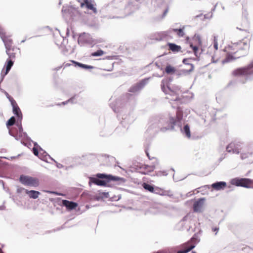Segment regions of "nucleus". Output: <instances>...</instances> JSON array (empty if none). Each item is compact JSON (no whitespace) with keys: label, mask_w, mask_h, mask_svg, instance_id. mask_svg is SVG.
Wrapping results in <instances>:
<instances>
[{"label":"nucleus","mask_w":253,"mask_h":253,"mask_svg":"<svg viewBox=\"0 0 253 253\" xmlns=\"http://www.w3.org/2000/svg\"><path fill=\"white\" fill-rule=\"evenodd\" d=\"M166 82L163 80L161 82V88L165 93L169 94L171 97H167L172 108H176V117L169 116V118H165L163 116H155L151 119L149 123V126L147 129V133L153 136L159 130L165 131L167 130H172L174 126H177L181 127V120L183 118V112L181 109L178 107L181 103L179 94L181 93L180 88L177 85L170 87L167 85L165 86Z\"/></svg>","instance_id":"1"},{"label":"nucleus","mask_w":253,"mask_h":253,"mask_svg":"<svg viewBox=\"0 0 253 253\" xmlns=\"http://www.w3.org/2000/svg\"><path fill=\"white\" fill-rule=\"evenodd\" d=\"M10 101L13 108V113L17 116V120L16 123V126L17 128L16 129L15 132L12 130H9V134L14 137L17 140L20 139H25L28 137L26 132H23L22 126V120L23 119L22 114L21 111L18 106L16 101L13 98H10Z\"/></svg>","instance_id":"2"},{"label":"nucleus","mask_w":253,"mask_h":253,"mask_svg":"<svg viewBox=\"0 0 253 253\" xmlns=\"http://www.w3.org/2000/svg\"><path fill=\"white\" fill-rule=\"evenodd\" d=\"M234 46L235 47H237L239 51H243V53L237 57L234 56L232 54H227L226 57L222 61V64H224L234 61L236 59L244 56L248 53L249 46L247 43L245 42H240L239 43L234 44Z\"/></svg>","instance_id":"3"},{"label":"nucleus","mask_w":253,"mask_h":253,"mask_svg":"<svg viewBox=\"0 0 253 253\" xmlns=\"http://www.w3.org/2000/svg\"><path fill=\"white\" fill-rule=\"evenodd\" d=\"M33 152L35 156L39 157V158L45 162H49V160L54 161L56 164L57 167L59 169H61L63 167V166L62 164L56 162L50 156V155L38 146L36 143L34 144V147L33 148Z\"/></svg>","instance_id":"4"},{"label":"nucleus","mask_w":253,"mask_h":253,"mask_svg":"<svg viewBox=\"0 0 253 253\" xmlns=\"http://www.w3.org/2000/svg\"><path fill=\"white\" fill-rule=\"evenodd\" d=\"M19 181L23 185L31 187H36L39 185V180L37 178L31 176L21 175L19 177Z\"/></svg>","instance_id":"5"},{"label":"nucleus","mask_w":253,"mask_h":253,"mask_svg":"<svg viewBox=\"0 0 253 253\" xmlns=\"http://www.w3.org/2000/svg\"><path fill=\"white\" fill-rule=\"evenodd\" d=\"M62 13L63 17L67 20L73 18L78 13V11L73 6L64 5L62 9Z\"/></svg>","instance_id":"6"},{"label":"nucleus","mask_w":253,"mask_h":253,"mask_svg":"<svg viewBox=\"0 0 253 253\" xmlns=\"http://www.w3.org/2000/svg\"><path fill=\"white\" fill-rule=\"evenodd\" d=\"M3 43L6 49V53L8 56V59H15L16 57L15 50H19V49L12 46V40L11 39L4 41Z\"/></svg>","instance_id":"7"},{"label":"nucleus","mask_w":253,"mask_h":253,"mask_svg":"<svg viewBox=\"0 0 253 253\" xmlns=\"http://www.w3.org/2000/svg\"><path fill=\"white\" fill-rule=\"evenodd\" d=\"M243 148V144L240 142H232L226 146V151L228 153L238 154Z\"/></svg>","instance_id":"8"},{"label":"nucleus","mask_w":253,"mask_h":253,"mask_svg":"<svg viewBox=\"0 0 253 253\" xmlns=\"http://www.w3.org/2000/svg\"><path fill=\"white\" fill-rule=\"evenodd\" d=\"M192 42L190 43V46L192 48L196 56H198V46L201 45L202 41L201 36L198 34H195L192 38Z\"/></svg>","instance_id":"9"},{"label":"nucleus","mask_w":253,"mask_h":253,"mask_svg":"<svg viewBox=\"0 0 253 253\" xmlns=\"http://www.w3.org/2000/svg\"><path fill=\"white\" fill-rule=\"evenodd\" d=\"M231 183L237 186L246 188H250L251 187V180L248 178H235L231 180Z\"/></svg>","instance_id":"10"},{"label":"nucleus","mask_w":253,"mask_h":253,"mask_svg":"<svg viewBox=\"0 0 253 253\" xmlns=\"http://www.w3.org/2000/svg\"><path fill=\"white\" fill-rule=\"evenodd\" d=\"M158 164L157 160L155 159V162L151 165H142L140 167V172L144 174H149L150 172L153 171Z\"/></svg>","instance_id":"11"},{"label":"nucleus","mask_w":253,"mask_h":253,"mask_svg":"<svg viewBox=\"0 0 253 253\" xmlns=\"http://www.w3.org/2000/svg\"><path fill=\"white\" fill-rule=\"evenodd\" d=\"M149 78H145L139 82L135 84L132 85L129 89V92L135 93L136 92L142 88H143L144 86L148 83V81L149 80Z\"/></svg>","instance_id":"12"},{"label":"nucleus","mask_w":253,"mask_h":253,"mask_svg":"<svg viewBox=\"0 0 253 253\" xmlns=\"http://www.w3.org/2000/svg\"><path fill=\"white\" fill-rule=\"evenodd\" d=\"M78 42L81 45H84L85 43L91 44L92 43V40L90 35L84 33L79 36Z\"/></svg>","instance_id":"13"},{"label":"nucleus","mask_w":253,"mask_h":253,"mask_svg":"<svg viewBox=\"0 0 253 253\" xmlns=\"http://www.w3.org/2000/svg\"><path fill=\"white\" fill-rule=\"evenodd\" d=\"M169 35L168 30L160 32H156L150 36V38L152 40L162 41Z\"/></svg>","instance_id":"14"},{"label":"nucleus","mask_w":253,"mask_h":253,"mask_svg":"<svg viewBox=\"0 0 253 253\" xmlns=\"http://www.w3.org/2000/svg\"><path fill=\"white\" fill-rule=\"evenodd\" d=\"M253 68V62H252L250 64H249L247 66L244 67L238 68L233 71L232 74L235 76L243 75L245 74L248 71L251 69Z\"/></svg>","instance_id":"15"},{"label":"nucleus","mask_w":253,"mask_h":253,"mask_svg":"<svg viewBox=\"0 0 253 253\" xmlns=\"http://www.w3.org/2000/svg\"><path fill=\"white\" fill-rule=\"evenodd\" d=\"M80 3V6L83 7L85 6L87 9L91 10L93 13H96L97 10L93 3L89 0H77Z\"/></svg>","instance_id":"16"},{"label":"nucleus","mask_w":253,"mask_h":253,"mask_svg":"<svg viewBox=\"0 0 253 253\" xmlns=\"http://www.w3.org/2000/svg\"><path fill=\"white\" fill-rule=\"evenodd\" d=\"M205 198H200L193 205V210L195 212H200L204 205Z\"/></svg>","instance_id":"17"},{"label":"nucleus","mask_w":253,"mask_h":253,"mask_svg":"<svg viewBox=\"0 0 253 253\" xmlns=\"http://www.w3.org/2000/svg\"><path fill=\"white\" fill-rule=\"evenodd\" d=\"M92 183L99 186H106L107 185L106 181L99 179L96 177H89V184Z\"/></svg>","instance_id":"18"},{"label":"nucleus","mask_w":253,"mask_h":253,"mask_svg":"<svg viewBox=\"0 0 253 253\" xmlns=\"http://www.w3.org/2000/svg\"><path fill=\"white\" fill-rule=\"evenodd\" d=\"M62 205L69 210H73L75 209L78 206V204L76 203L69 201L67 200H62Z\"/></svg>","instance_id":"19"},{"label":"nucleus","mask_w":253,"mask_h":253,"mask_svg":"<svg viewBox=\"0 0 253 253\" xmlns=\"http://www.w3.org/2000/svg\"><path fill=\"white\" fill-rule=\"evenodd\" d=\"M216 190L219 191L224 189L226 186V183L224 181L216 182L212 184L211 186Z\"/></svg>","instance_id":"20"},{"label":"nucleus","mask_w":253,"mask_h":253,"mask_svg":"<svg viewBox=\"0 0 253 253\" xmlns=\"http://www.w3.org/2000/svg\"><path fill=\"white\" fill-rule=\"evenodd\" d=\"M25 193L31 199H37L40 195V192L35 190H25Z\"/></svg>","instance_id":"21"},{"label":"nucleus","mask_w":253,"mask_h":253,"mask_svg":"<svg viewBox=\"0 0 253 253\" xmlns=\"http://www.w3.org/2000/svg\"><path fill=\"white\" fill-rule=\"evenodd\" d=\"M184 29L185 26H183L182 28L180 29H170L168 30L169 34L171 33V32H174L176 33L179 37H183L185 34L184 32Z\"/></svg>","instance_id":"22"},{"label":"nucleus","mask_w":253,"mask_h":253,"mask_svg":"<svg viewBox=\"0 0 253 253\" xmlns=\"http://www.w3.org/2000/svg\"><path fill=\"white\" fill-rule=\"evenodd\" d=\"M71 62H72L74 64L75 67L78 66L80 68L84 69L86 70L92 69L94 68L92 66L84 64H83V63H80V62L74 61V60H71Z\"/></svg>","instance_id":"23"},{"label":"nucleus","mask_w":253,"mask_h":253,"mask_svg":"<svg viewBox=\"0 0 253 253\" xmlns=\"http://www.w3.org/2000/svg\"><path fill=\"white\" fill-rule=\"evenodd\" d=\"M120 105L121 101L117 100L114 103H111L110 106L115 113H118L120 112Z\"/></svg>","instance_id":"24"},{"label":"nucleus","mask_w":253,"mask_h":253,"mask_svg":"<svg viewBox=\"0 0 253 253\" xmlns=\"http://www.w3.org/2000/svg\"><path fill=\"white\" fill-rule=\"evenodd\" d=\"M168 45L170 50L174 52H178L181 50V47L175 43H169Z\"/></svg>","instance_id":"25"},{"label":"nucleus","mask_w":253,"mask_h":253,"mask_svg":"<svg viewBox=\"0 0 253 253\" xmlns=\"http://www.w3.org/2000/svg\"><path fill=\"white\" fill-rule=\"evenodd\" d=\"M14 63V61L12 59H7L5 63V65L6 66V70L5 72V75H6L10 70L11 69V67H12Z\"/></svg>","instance_id":"26"},{"label":"nucleus","mask_w":253,"mask_h":253,"mask_svg":"<svg viewBox=\"0 0 253 253\" xmlns=\"http://www.w3.org/2000/svg\"><path fill=\"white\" fill-rule=\"evenodd\" d=\"M182 132L185 135V136L189 138L191 137L190 127L188 125L186 124L184 126L183 129H181Z\"/></svg>","instance_id":"27"},{"label":"nucleus","mask_w":253,"mask_h":253,"mask_svg":"<svg viewBox=\"0 0 253 253\" xmlns=\"http://www.w3.org/2000/svg\"><path fill=\"white\" fill-rule=\"evenodd\" d=\"M0 37L3 42L7 41L8 39H10V37L6 36L5 33L4 32L3 29L0 26Z\"/></svg>","instance_id":"28"},{"label":"nucleus","mask_w":253,"mask_h":253,"mask_svg":"<svg viewBox=\"0 0 253 253\" xmlns=\"http://www.w3.org/2000/svg\"><path fill=\"white\" fill-rule=\"evenodd\" d=\"M190 68L189 69H181L180 70L181 75H187L191 72L194 69V66L193 64H190Z\"/></svg>","instance_id":"29"},{"label":"nucleus","mask_w":253,"mask_h":253,"mask_svg":"<svg viewBox=\"0 0 253 253\" xmlns=\"http://www.w3.org/2000/svg\"><path fill=\"white\" fill-rule=\"evenodd\" d=\"M16 119L14 116L11 117L7 122L6 126L8 128L16 123Z\"/></svg>","instance_id":"30"},{"label":"nucleus","mask_w":253,"mask_h":253,"mask_svg":"<svg viewBox=\"0 0 253 253\" xmlns=\"http://www.w3.org/2000/svg\"><path fill=\"white\" fill-rule=\"evenodd\" d=\"M79 96L75 95L74 97H72L71 98L69 99L67 101L63 102L62 104L63 105L67 104L68 103H76L77 102L76 101L77 99L79 98Z\"/></svg>","instance_id":"31"},{"label":"nucleus","mask_w":253,"mask_h":253,"mask_svg":"<svg viewBox=\"0 0 253 253\" xmlns=\"http://www.w3.org/2000/svg\"><path fill=\"white\" fill-rule=\"evenodd\" d=\"M143 187L145 190H147L148 191L151 192L152 193L153 192V191L154 190V186L148 183H144L143 184Z\"/></svg>","instance_id":"32"},{"label":"nucleus","mask_w":253,"mask_h":253,"mask_svg":"<svg viewBox=\"0 0 253 253\" xmlns=\"http://www.w3.org/2000/svg\"><path fill=\"white\" fill-rule=\"evenodd\" d=\"M123 178H120L118 176H113L111 174H108V182L111 181H118L120 180H122Z\"/></svg>","instance_id":"33"},{"label":"nucleus","mask_w":253,"mask_h":253,"mask_svg":"<svg viewBox=\"0 0 253 253\" xmlns=\"http://www.w3.org/2000/svg\"><path fill=\"white\" fill-rule=\"evenodd\" d=\"M253 154V151L248 153L242 152L240 155V157L242 160H244L246 158L250 157Z\"/></svg>","instance_id":"34"},{"label":"nucleus","mask_w":253,"mask_h":253,"mask_svg":"<svg viewBox=\"0 0 253 253\" xmlns=\"http://www.w3.org/2000/svg\"><path fill=\"white\" fill-rule=\"evenodd\" d=\"M96 176L98 178L103 179V180L106 181V182H108V174H106L105 173H98L96 175Z\"/></svg>","instance_id":"35"},{"label":"nucleus","mask_w":253,"mask_h":253,"mask_svg":"<svg viewBox=\"0 0 253 253\" xmlns=\"http://www.w3.org/2000/svg\"><path fill=\"white\" fill-rule=\"evenodd\" d=\"M165 71L167 74H170L174 73L175 71V69L174 68L171 67L170 65H169L166 66L165 69Z\"/></svg>","instance_id":"36"},{"label":"nucleus","mask_w":253,"mask_h":253,"mask_svg":"<svg viewBox=\"0 0 253 253\" xmlns=\"http://www.w3.org/2000/svg\"><path fill=\"white\" fill-rule=\"evenodd\" d=\"M104 53V52L103 50L100 49V50H98L97 51H96L95 52L92 53L91 56H94V57L100 56L102 55Z\"/></svg>","instance_id":"37"},{"label":"nucleus","mask_w":253,"mask_h":253,"mask_svg":"<svg viewBox=\"0 0 253 253\" xmlns=\"http://www.w3.org/2000/svg\"><path fill=\"white\" fill-rule=\"evenodd\" d=\"M122 119H123V121H121V124L125 126H126L125 125L126 124L131 123L133 121V119L129 120V119L126 118V117H125V118L122 117Z\"/></svg>","instance_id":"38"},{"label":"nucleus","mask_w":253,"mask_h":253,"mask_svg":"<svg viewBox=\"0 0 253 253\" xmlns=\"http://www.w3.org/2000/svg\"><path fill=\"white\" fill-rule=\"evenodd\" d=\"M163 191V189H161L158 187H154V190L153 193L162 196V193H163L162 192Z\"/></svg>","instance_id":"39"},{"label":"nucleus","mask_w":253,"mask_h":253,"mask_svg":"<svg viewBox=\"0 0 253 253\" xmlns=\"http://www.w3.org/2000/svg\"><path fill=\"white\" fill-rule=\"evenodd\" d=\"M162 192V196H167L169 197L173 196V194L170 190H165L163 189V191Z\"/></svg>","instance_id":"40"},{"label":"nucleus","mask_w":253,"mask_h":253,"mask_svg":"<svg viewBox=\"0 0 253 253\" xmlns=\"http://www.w3.org/2000/svg\"><path fill=\"white\" fill-rule=\"evenodd\" d=\"M156 174L158 176H161L162 175L167 176L168 174V173L166 170H160L157 171Z\"/></svg>","instance_id":"41"},{"label":"nucleus","mask_w":253,"mask_h":253,"mask_svg":"<svg viewBox=\"0 0 253 253\" xmlns=\"http://www.w3.org/2000/svg\"><path fill=\"white\" fill-rule=\"evenodd\" d=\"M213 47L215 48V50L218 49V42H217V38L216 37H214V40H213Z\"/></svg>","instance_id":"42"},{"label":"nucleus","mask_w":253,"mask_h":253,"mask_svg":"<svg viewBox=\"0 0 253 253\" xmlns=\"http://www.w3.org/2000/svg\"><path fill=\"white\" fill-rule=\"evenodd\" d=\"M125 97L126 98H127L128 100L130 99L131 98H134V96L130 93H126L125 95Z\"/></svg>","instance_id":"43"},{"label":"nucleus","mask_w":253,"mask_h":253,"mask_svg":"<svg viewBox=\"0 0 253 253\" xmlns=\"http://www.w3.org/2000/svg\"><path fill=\"white\" fill-rule=\"evenodd\" d=\"M212 17V13L204 15V18L205 19L210 18H211Z\"/></svg>","instance_id":"44"},{"label":"nucleus","mask_w":253,"mask_h":253,"mask_svg":"<svg viewBox=\"0 0 253 253\" xmlns=\"http://www.w3.org/2000/svg\"><path fill=\"white\" fill-rule=\"evenodd\" d=\"M187 218H188V216L187 215L185 216L182 219V220L180 221L179 223L181 224V225H182L183 224V222L187 220Z\"/></svg>","instance_id":"45"},{"label":"nucleus","mask_w":253,"mask_h":253,"mask_svg":"<svg viewBox=\"0 0 253 253\" xmlns=\"http://www.w3.org/2000/svg\"><path fill=\"white\" fill-rule=\"evenodd\" d=\"M168 10H169V8L167 7L165 10V11H164V13H163V16H162V17L164 18L167 14V13H168Z\"/></svg>","instance_id":"46"},{"label":"nucleus","mask_w":253,"mask_h":253,"mask_svg":"<svg viewBox=\"0 0 253 253\" xmlns=\"http://www.w3.org/2000/svg\"><path fill=\"white\" fill-rule=\"evenodd\" d=\"M212 230L213 231H215V232H215V234H217V232H218V230H219V228H218V227H213V228H212Z\"/></svg>","instance_id":"47"},{"label":"nucleus","mask_w":253,"mask_h":253,"mask_svg":"<svg viewBox=\"0 0 253 253\" xmlns=\"http://www.w3.org/2000/svg\"><path fill=\"white\" fill-rule=\"evenodd\" d=\"M188 59L185 58V59H184L183 60V61H182V62H183V63L184 64H187V65H190V64H189V63H188Z\"/></svg>","instance_id":"48"},{"label":"nucleus","mask_w":253,"mask_h":253,"mask_svg":"<svg viewBox=\"0 0 253 253\" xmlns=\"http://www.w3.org/2000/svg\"><path fill=\"white\" fill-rule=\"evenodd\" d=\"M24 190H25V189L24 188L19 187V188H17V192L18 193H20V192H21Z\"/></svg>","instance_id":"49"},{"label":"nucleus","mask_w":253,"mask_h":253,"mask_svg":"<svg viewBox=\"0 0 253 253\" xmlns=\"http://www.w3.org/2000/svg\"><path fill=\"white\" fill-rule=\"evenodd\" d=\"M145 152H146V155H147V157H148V158H149V160H152V159H155V158H153H153H151V157H150V156H149V153L148 152V151H147V150H146V151H145Z\"/></svg>","instance_id":"50"},{"label":"nucleus","mask_w":253,"mask_h":253,"mask_svg":"<svg viewBox=\"0 0 253 253\" xmlns=\"http://www.w3.org/2000/svg\"><path fill=\"white\" fill-rule=\"evenodd\" d=\"M216 5H217V4H216L214 5V6L212 8L211 13H212V12H213V11H214L215 10V8H216Z\"/></svg>","instance_id":"51"},{"label":"nucleus","mask_w":253,"mask_h":253,"mask_svg":"<svg viewBox=\"0 0 253 253\" xmlns=\"http://www.w3.org/2000/svg\"><path fill=\"white\" fill-rule=\"evenodd\" d=\"M62 66H59L58 67H56L54 69V70L55 71H58L59 70H60Z\"/></svg>","instance_id":"52"},{"label":"nucleus","mask_w":253,"mask_h":253,"mask_svg":"<svg viewBox=\"0 0 253 253\" xmlns=\"http://www.w3.org/2000/svg\"><path fill=\"white\" fill-rule=\"evenodd\" d=\"M6 93V96H7V97L9 99V100H10V99H11L10 98H11L9 95V94L7 93Z\"/></svg>","instance_id":"53"},{"label":"nucleus","mask_w":253,"mask_h":253,"mask_svg":"<svg viewBox=\"0 0 253 253\" xmlns=\"http://www.w3.org/2000/svg\"><path fill=\"white\" fill-rule=\"evenodd\" d=\"M70 64H68V63H66L65 65V67H67V66H70Z\"/></svg>","instance_id":"54"},{"label":"nucleus","mask_w":253,"mask_h":253,"mask_svg":"<svg viewBox=\"0 0 253 253\" xmlns=\"http://www.w3.org/2000/svg\"><path fill=\"white\" fill-rule=\"evenodd\" d=\"M237 29H239L240 30L244 31H245L246 32H247V30H242V29H240V28H237Z\"/></svg>","instance_id":"55"},{"label":"nucleus","mask_w":253,"mask_h":253,"mask_svg":"<svg viewBox=\"0 0 253 253\" xmlns=\"http://www.w3.org/2000/svg\"><path fill=\"white\" fill-rule=\"evenodd\" d=\"M201 15H202V14H200V15H196L195 17L196 18H198V17H199Z\"/></svg>","instance_id":"56"},{"label":"nucleus","mask_w":253,"mask_h":253,"mask_svg":"<svg viewBox=\"0 0 253 253\" xmlns=\"http://www.w3.org/2000/svg\"><path fill=\"white\" fill-rule=\"evenodd\" d=\"M0 253H4L2 252V250H1V249H0Z\"/></svg>","instance_id":"57"},{"label":"nucleus","mask_w":253,"mask_h":253,"mask_svg":"<svg viewBox=\"0 0 253 253\" xmlns=\"http://www.w3.org/2000/svg\"><path fill=\"white\" fill-rule=\"evenodd\" d=\"M61 3H62V1H61V0H60L59 1V4H60H60H61Z\"/></svg>","instance_id":"58"},{"label":"nucleus","mask_w":253,"mask_h":253,"mask_svg":"<svg viewBox=\"0 0 253 253\" xmlns=\"http://www.w3.org/2000/svg\"><path fill=\"white\" fill-rule=\"evenodd\" d=\"M118 117L120 118L121 117V115L120 114L118 115Z\"/></svg>","instance_id":"59"},{"label":"nucleus","mask_w":253,"mask_h":253,"mask_svg":"<svg viewBox=\"0 0 253 253\" xmlns=\"http://www.w3.org/2000/svg\"><path fill=\"white\" fill-rule=\"evenodd\" d=\"M189 40V37H187V38H186V40H187V41H188V40Z\"/></svg>","instance_id":"60"},{"label":"nucleus","mask_w":253,"mask_h":253,"mask_svg":"<svg viewBox=\"0 0 253 253\" xmlns=\"http://www.w3.org/2000/svg\"><path fill=\"white\" fill-rule=\"evenodd\" d=\"M25 40H22V41H21V42H25Z\"/></svg>","instance_id":"61"},{"label":"nucleus","mask_w":253,"mask_h":253,"mask_svg":"<svg viewBox=\"0 0 253 253\" xmlns=\"http://www.w3.org/2000/svg\"><path fill=\"white\" fill-rule=\"evenodd\" d=\"M171 169L173 171H174V170L173 168H171Z\"/></svg>","instance_id":"62"},{"label":"nucleus","mask_w":253,"mask_h":253,"mask_svg":"<svg viewBox=\"0 0 253 253\" xmlns=\"http://www.w3.org/2000/svg\"><path fill=\"white\" fill-rule=\"evenodd\" d=\"M209 185H206L205 187H208L209 188Z\"/></svg>","instance_id":"63"}]
</instances>
